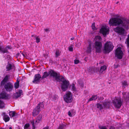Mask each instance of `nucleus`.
I'll return each instance as SVG.
<instances>
[{
  "label": "nucleus",
  "mask_w": 129,
  "mask_h": 129,
  "mask_svg": "<svg viewBox=\"0 0 129 129\" xmlns=\"http://www.w3.org/2000/svg\"><path fill=\"white\" fill-rule=\"evenodd\" d=\"M109 23L110 26H117L114 28V30L122 35L124 34V29L129 28V20L123 17L112 18L109 20Z\"/></svg>",
  "instance_id": "f257e3e1"
},
{
  "label": "nucleus",
  "mask_w": 129,
  "mask_h": 129,
  "mask_svg": "<svg viewBox=\"0 0 129 129\" xmlns=\"http://www.w3.org/2000/svg\"><path fill=\"white\" fill-rule=\"evenodd\" d=\"M55 79L59 82L61 89L63 91H65L68 89L70 85V82L64 77L60 75L59 72H58Z\"/></svg>",
  "instance_id": "f03ea898"
},
{
  "label": "nucleus",
  "mask_w": 129,
  "mask_h": 129,
  "mask_svg": "<svg viewBox=\"0 0 129 129\" xmlns=\"http://www.w3.org/2000/svg\"><path fill=\"white\" fill-rule=\"evenodd\" d=\"M58 72L53 70H51L48 72H45L43 73V75L42 77L41 80L46 78L47 77L49 76L50 77H52L53 78L56 79L57 75Z\"/></svg>",
  "instance_id": "7ed1b4c3"
},
{
  "label": "nucleus",
  "mask_w": 129,
  "mask_h": 129,
  "mask_svg": "<svg viewBox=\"0 0 129 129\" xmlns=\"http://www.w3.org/2000/svg\"><path fill=\"white\" fill-rule=\"evenodd\" d=\"M44 104L43 102H40L33 110L32 115L33 116L38 115L41 111L40 108H43L44 107Z\"/></svg>",
  "instance_id": "20e7f679"
},
{
  "label": "nucleus",
  "mask_w": 129,
  "mask_h": 129,
  "mask_svg": "<svg viewBox=\"0 0 129 129\" xmlns=\"http://www.w3.org/2000/svg\"><path fill=\"white\" fill-rule=\"evenodd\" d=\"M114 47L112 42H107L105 44L104 53L105 54L109 53L113 50Z\"/></svg>",
  "instance_id": "39448f33"
},
{
  "label": "nucleus",
  "mask_w": 129,
  "mask_h": 129,
  "mask_svg": "<svg viewBox=\"0 0 129 129\" xmlns=\"http://www.w3.org/2000/svg\"><path fill=\"white\" fill-rule=\"evenodd\" d=\"M123 102V100L121 97L116 98L112 101V103L115 107L118 109H119L121 107Z\"/></svg>",
  "instance_id": "423d86ee"
},
{
  "label": "nucleus",
  "mask_w": 129,
  "mask_h": 129,
  "mask_svg": "<svg viewBox=\"0 0 129 129\" xmlns=\"http://www.w3.org/2000/svg\"><path fill=\"white\" fill-rule=\"evenodd\" d=\"M102 47V44L101 42L99 41H95L94 43V48L95 49V51L97 53L101 52Z\"/></svg>",
  "instance_id": "0eeeda50"
},
{
  "label": "nucleus",
  "mask_w": 129,
  "mask_h": 129,
  "mask_svg": "<svg viewBox=\"0 0 129 129\" xmlns=\"http://www.w3.org/2000/svg\"><path fill=\"white\" fill-rule=\"evenodd\" d=\"M72 94L70 92H69L63 96L64 100L67 103H70L72 101Z\"/></svg>",
  "instance_id": "6e6552de"
},
{
  "label": "nucleus",
  "mask_w": 129,
  "mask_h": 129,
  "mask_svg": "<svg viewBox=\"0 0 129 129\" xmlns=\"http://www.w3.org/2000/svg\"><path fill=\"white\" fill-rule=\"evenodd\" d=\"M3 86L4 89L7 92H11L14 88L13 84L10 82L6 83Z\"/></svg>",
  "instance_id": "1a4fd4ad"
},
{
  "label": "nucleus",
  "mask_w": 129,
  "mask_h": 129,
  "mask_svg": "<svg viewBox=\"0 0 129 129\" xmlns=\"http://www.w3.org/2000/svg\"><path fill=\"white\" fill-rule=\"evenodd\" d=\"M11 49V46H7L6 47L3 46L0 42V52L1 53L8 54L9 52L8 50L10 49Z\"/></svg>",
  "instance_id": "9d476101"
},
{
  "label": "nucleus",
  "mask_w": 129,
  "mask_h": 129,
  "mask_svg": "<svg viewBox=\"0 0 129 129\" xmlns=\"http://www.w3.org/2000/svg\"><path fill=\"white\" fill-rule=\"evenodd\" d=\"M121 49V48H117L115 51V56L119 59H122L123 56V53Z\"/></svg>",
  "instance_id": "9b49d317"
},
{
  "label": "nucleus",
  "mask_w": 129,
  "mask_h": 129,
  "mask_svg": "<svg viewBox=\"0 0 129 129\" xmlns=\"http://www.w3.org/2000/svg\"><path fill=\"white\" fill-rule=\"evenodd\" d=\"M109 28L106 26H103L100 30V32L104 36L108 34L109 33Z\"/></svg>",
  "instance_id": "f8f14e48"
},
{
  "label": "nucleus",
  "mask_w": 129,
  "mask_h": 129,
  "mask_svg": "<svg viewBox=\"0 0 129 129\" xmlns=\"http://www.w3.org/2000/svg\"><path fill=\"white\" fill-rule=\"evenodd\" d=\"M11 97L9 94H8L5 91H3L0 93V99L9 100L10 99Z\"/></svg>",
  "instance_id": "ddd939ff"
},
{
  "label": "nucleus",
  "mask_w": 129,
  "mask_h": 129,
  "mask_svg": "<svg viewBox=\"0 0 129 129\" xmlns=\"http://www.w3.org/2000/svg\"><path fill=\"white\" fill-rule=\"evenodd\" d=\"M41 79L42 77L40 74H35L34 76V79L32 81V82L36 84H39L40 82Z\"/></svg>",
  "instance_id": "4468645a"
},
{
  "label": "nucleus",
  "mask_w": 129,
  "mask_h": 129,
  "mask_svg": "<svg viewBox=\"0 0 129 129\" xmlns=\"http://www.w3.org/2000/svg\"><path fill=\"white\" fill-rule=\"evenodd\" d=\"M10 78V75H7L1 81V85L3 86L5 83L8 82Z\"/></svg>",
  "instance_id": "2eb2a0df"
},
{
  "label": "nucleus",
  "mask_w": 129,
  "mask_h": 129,
  "mask_svg": "<svg viewBox=\"0 0 129 129\" xmlns=\"http://www.w3.org/2000/svg\"><path fill=\"white\" fill-rule=\"evenodd\" d=\"M23 92L22 90H19L18 91L16 92L14 94L13 98L16 99L19 97L21 95V94Z\"/></svg>",
  "instance_id": "dca6fc26"
},
{
  "label": "nucleus",
  "mask_w": 129,
  "mask_h": 129,
  "mask_svg": "<svg viewBox=\"0 0 129 129\" xmlns=\"http://www.w3.org/2000/svg\"><path fill=\"white\" fill-rule=\"evenodd\" d=\"M9 114L11 118L13 117V118H17L18 117L17 113L14 111H10L9 112Z\"/></svg>",
  "instance_id": "f3484780"
},
{
  "label": "nucleus",
  "mask_w": 129,
  "mask_h": 129,
  "mask_svg": "<svg viewBox=\"0 0 129 129\" xmlns=\"http://www.w3.org/2000/svg\"><path fill=\"white\" fill-rule=\"evenodd\" d=\"M92 43L91 41H89L88 43V45L87 48L86 52L87 53H91L92 51Z\"/></svg>",
  "instance_id": "a211bd4d"
},
{
  "label": "nucleus",
  "mask_w": 129,
  "mask_h": 129,
  "mask_svg": "<svg viewBox=\"0 0 129 129\" xmlns=\"http://www.w3.org/2000/svg\"><path fill=\"white\" fill-rule=\"evenodd\" d=\"M122 86L123 89H125L129 85V83L126 81L125 80L121 82Z\"/></svg>",
  "instance_id": "6ab92c4d"
},
{
  "label": "nucleus",
  "mask_w": 129,
  "mask_h": 129,
  "mask_svg": "<svg viewBox=\"0 0 129 129\" xmlns=\"http://www.w3.org/2000/svg\"><path fill=\"white\" fill-rule=\"evenodd\" d=\"M123 97L127 102H129V94L127 92L122 93Z\"/></svg>",
  "instance_id": "aec40b11"
},
{
  "label": "nucleus",
  "mask_w": 129,
  "mask_h": 129,
  "mask_svg": "<svg viewBox=\"0 0 129 129\" xmlns=\"http://www.w3.org/2000/svg\"><path fill=\"white\" fill-rule=\"evenodd\" d=\"M42 115L41 114H40L36 118V122L39 123L40 121H42Z\"/></svg>",
  "instance_id": "412c9836"
},
{
  "label": "nucleus",
  "mask_w": 129,
  "mask_h": 129,
  "mask_svg": "<svg viewBox=\"0 0 129 129\" xmlns=\"http://www.w3.org/2000/svg\"><path fill=\"white\" fill-rule=\"evenodd\" d=\"M75 85L74 84V83H73L71 85H70L69 87L71 89V90L72 91H77V89L75 87Z\"/></svg>",
  "instance_id": "4be33fe9"
},
{
  "label": "nucleus",
  "mask_w": 129,
  "mask_h": 129,
  "mask_svg": "<svg viewBox=\"0 0 129 129\" xmlns=\"http://www.w3.org/2000/svg\"><path fill=\"white\" fill-rule=\"evenodd\" d=\"M103 105L104 108H109L110 106V103L108 101L104 102L103 103Z\"/></svg>",
  "instance_id": "5701e85b"
},
{
  "label": "nucleus",
  "mask_w": 129,
  "mask_h": 129,
  "mask_svg": "<svg viewBox=\"0 0 129 129\" xmlns=\"http://www.w3.org/2000/svg\"><path fill=\"white\" fill-rule=\"evenodd\" d=\"M66 124L62 123L59 125L57 129H65L66 126Z\"/></svg>",
  "instance_id": "b1692460"
},
{
  "label": "nucleus",
  "mask_w": 129,
  "mask_h": 129,
  "mask_svg": "<svg viewBox=\"0 0 129 129\" xmlns=\"http://www.w3.org/2000/svg\"><path fill=\"white\" fill-rule=\"evenodd\" d=\"M97 98V95H92V97L90 98L88 101V102H89L92 100H95Z\"/></svg>",
  "instance_id": "393cba45"
},
{
  "label": "nucleus",
  "mask_w": 129,
  "mask_h": 129,
  "mask_svg": "<svg viewBox=\"0 0 129 129\" xmlns=\"http://www.w3.org/2000/svg\"><path fill=\"white\" fill-rule=\"evenodd\" d=\"M107 69V67L105 65H104L101 67L100 69V73H102L103 71L106 70Z\"/></svg>",
  "instance_id": "a878e982"
},
{
  "label": "nucleus",
  "mask_w": 129,
  "mask_h": 129,
  "mask_svg": "<svg viewBox=\"0 0 129 129\" xmlns=\"http://www.w3.org/2000/svg\"><path fill=\"white\" fill-rule=\"evenodd\" d=\"M12 66L10 63L8 62V64L7 65L6 69H7V71H9L12 69Z\"/></svg>",
  "instance_id": "bb28decb"
},
{
  "label": "nucleus",
  "mask_w": 129,
  "mask_h": 129,
  "mask_svg": "<svg viewBox=\"0 0 129 129\" xmlns=\"http://www.w3.org/2000/svg\"><path fill=\"white\" fill-rule=\"evenodd\" d=\"M61 51L59 50H57L55 53V57H57L60 55Z\"/></svg>",
  "instance_id": "cd10ccee"
},
{
  "label": "nucleus",
  "mask_w": 129,
  "mask_h": 129,
  "mask_svg": "<svg viewBox=\"0 0 129 129\" xmlns=\"http://www.w3.org/2000/svg\"><path fill=\"white\" fill-rule=\"evenodd\" d=\"M3 118L5 122L8 121L10 119V117L8 115L5 116V117H3Z\"/></svg>",
  "instance_id": "c85d7f7f"
},
{
  "label": "nucleus",
  "mask_w": 129,
  "mask_h": 129,
  "mask_svg": "<svg viewBox=\"0 0 129 129\" xmlns=\"http://www.w3.org/2000/svg\"><path fill=\"white\" fill-rule=\"evenodd\" d=\"M92 70H93L94 71V73H95V72H100V69L98 67H94L93 68H92Z\"/></svg>",
  "instance_id": "c756f323"
},
{
  "label": "nucleus",
  "mask_w": 129,
  "mask_h": 129,
  "mask_svg": "<svg viewBox=\"0 0 129 129\" xmlns=\"http://www.w3.org/2000/svg\"><path fill=\"white\" fill-rule=\"evenodd\" d=\"M97 108L101 110L103 108V106L102 104L99 103H97L96 104Z\"/></svg>",
  "instance_id": "7c9ffc66"
},
{
  "label": "nucleus",
  "mask_w": 129,
  "mask_h": 129,
  "mask_svg": "<svg viewBox=\"0 0 129 129\" xmlns=\"http://www.w3.org/2000/svg\"><path fill=\"white\" fill-rule=\"evenodd\" d=\"M4 102L3 101L0 100V108H2L4 106Z\"/></svg>",
  "instance_id": "2f4dec72"
},
{
  "label": "nucleus",
  "mask_w": 129,
  "mask_h": 129,
  "mask_svg": "<svg viewBox=\"0 0 129 129\" xmlns=\"http://www.w3.org/2000/svg\"><path fill=\"white\" fill-rule=\"evenodd\" d=\"M92 28L93 30H96L97 29L96 28L95 26V23L93 22L92 24L91 25Z\"/></svg>",
  "instance_id": "473e14b6"
},
{
  "label": "nucleus",
  "mask_w": 129,
  "mask_h": 129,
  "mask_svg": "<svg viewBox=\"0 0 129 129\" xmlns=\"http://www.w3.org/2000/svg\"><path fill=\"white\" fill-rule=\"evenodd\" d=\"M95 38L96 39V40L97 41L98 40V41H100L102 40V39L101 37L99 36H98L95 37Z\"/></svg>",
  "instance_id": "72a5a7b5"
},
{
  "label": "nucleus",
  "mask_w": 129,
  "mask_h": 129,
  "mask_svg": "<svg viewBox=\"0 0 129 129\" xmlns=\"http://www.w3.org/2000/svg\"><path fill=\"white\" fill-rule=\"evenodd\" d=\"M30 126L29 124V123L26 124L24 126V129H28Z\"/></svg>",
  "instance_id": "f704fd0d"
},
{
  "label": "nucleus",
  "mask_w": 129,
  "mask_h": 129,
  "mask_svg": "<svg viewBox=\"0 0 129 129\" xmlns=\"http://www.w3.org/2000/svg\"><path fill=\"white\" fill-rule=\"evenodd\" d=\"M35 38L36 40V42L37 43H38L40 42V39L39 38V36H37Z\"/></svg>",
  "instance_id": "c9c22d12"
},
{
  "label": "nucleus",
  "mask_w": 129,
  "mask_h": 129,
  "mask_svg": "<svg viewBox=\"0 0 129 129\" xmlns=\"http://www.w3.org/2000/svg\"><path fill=\"white\" fill-rule=\"evenodd\" d=\"M73 45H71L69 48V50L70 51H73Z\"/></svg>",
  "instance_id": "e433bc0d"
},
{
  "label": "nucleus",
  "mask_w": 129,
  "mask_h": 129,
  "mask_svg": "<svg viewBox=\"0 0 129 129\" xmlns=\"http://www.w3.org/2000/svg\"><path fill=\"white\" fill-rule=\"evenodd\" d=\"M80 86L82 88H83L84 86V84L83 82L81 81L79 82L78 83Z\"/></svg>",
  "instance_id": "4c0bfd02"
},
{
  "label": "nucleus",
  "mask_w": 129,
  "mask_h": 129,
  "mask_svg": "<svg viewBox=\"0 0 129 129\" xmlns=\"http://www.w3.org/2000/svg\"><path fill=\"white\" fill-rule=\"evenodd\" d=\"M14 87L16 89L18 88L19 86V84L15 83L14 84Z\"/></svg>",
  "instance_id": "58836bf2"
},
{
  "label": "nucleus",
  "mask_w": 129,
  "mask_h": 129,
  "mask_svg": "<svg viewBox=\"0 0 129 129\" xmlns=\"http://www.w3.org/2000/svg\"><path fill=\"white\" fill-rule=\"evenodd\" d=\"M44 30L45 32L47 33H48L50 31V28H44Z\"/></svg>",
  "instance_id": "ea45409f"
},
{
  "label": "nucleus",
  "mask_w": 129,
  "mask_h": 129,
  "mask_svg": "<svg viewBox=\"0 0 129 129\" xmlns=\"http://www.w3.org/2000/svg\"><path fill=\"white\" fill-rule=\"evenodd\" d=\"M68 114L69 116L72 117L74 116V115L73 114L72 112L69 111L68 112Z\"/></svg>",
  "instance_id": "a19ab883"
},
{
  "label": "nucleus",
  "mask_w": 129,
  "mask_h": 129,
  "mask_svg": "<svg viewBox=\"0 0 129 129\" xmlns=\"http://www.w3.org/2000/svg\"><path fill=\"white\" fill-rule=\"evenodd\" d=\"M93 68V67L89 68L88 71L89 72H90V73H94V71L93 70H92V68Z\"/></svg>",
  "instance_id": "79ce46f5"
},
{
  "label": "nucleus",
  "mask_w": 129,
  "mask_h": 129,
  "mask_svg": "<svg viewBox=\"0 0 129 129\" xmlns=\"http://www.w3.org/2000/svg\"><path fill=\"white\" fill-rule=\"evenodd\" d=\"M80 61L78 60L75 59L74 60V62L75 64H77L79 63Z\"/></svg>",
  "instance_id": "37998d69"
},
{
  "label": "nucleus",
  "mask_w": 129,
  "mask_h": 129,
  "mask_svg": "<svg viewBox=\"0 0 129 129\" xmlns=\"http://www.w3.org/2000/svg\"><path fill=\"white\" fill-rule=\"evenodd\" d=\"M100 129H107L105 126H102L100 128Z\"/></svg>",
  "instance_id": "c03bdc74"
},
{
  "label": "nucleus",
  "mask_w": 129,
  "mask_h": 129,
  "mask_svg": "<svg viewBox=\"0 0 129 129\" xmlns=\"http://www.w3.org/2000/svg\"><path fill=\"white\" fill-rule=\"evenodd\" d=\"M2 115L3 116V117H4L5 116H7V115L6 114V113L5 112H3L2 113Z\"/></svg>",
  "instance_id": "a18cd8bd"
},
{
  "label": "nucleus",
  "mask_w": 129,
  "mask_h": 129,
  "mask_svg": "<svg viewBox=\"0 0 129 129\" xmlns=\"http://www.w3.org/2000/svg\"><path fill=\"white\" fill-rule=\"evenodd\" d=\"M20 53H17V54L16 55H17V57H21V54H20Z\"/></svg>",
  "instance_id": "49530a36"
},
{
  "label": "nucleus",
  "mask_w": 129,
  "mask_h": 129,
  "mask_svg": "<svg viewBox=\"0 0 129 129\" xmlns=\"http://www.w3.org/2000/svg\"><path fill=\"white\" fill-rule=\"evenodd\" d=\"M53 99L54 100H56L57 99V97L55 95L53 96Z\"/></svg>",
  "instance_id": "de8ad7c7"
},
{
  "label": "nucleus",
  "mask_w": 129,
  "mask_h": 129,
  "mask_svg": "<svg viewBox=\"0 0 129 129\" xmlns=\"http://www.w3.org/2000/svg\"><path fill=\"white\" fill-rule=\"evenodd\" d=\"M20 81L18 80V79L17 78L16 80V82L15 83L19 84Z\"/></svg>",
  "instance_id": "09e8293b"
},
{
  "label": "nucleus",
  "mask_w": 129,
  "mask_h": 129,
  "mask_svg": "<svg viewBox=\"0 0 129 129\" xmlns=\"http://www.w3.org/2000/svg\"><path fill=\"white\" fill-rule=\"evenodd\" d=\"M34 120H33V121H31V123L32 125H34Z\"/></svg>",
  "instance_id": "8fccbe9b"
},
{
  "label": "nucleus",
  "mask_w": 129,
  "mask_h": 129,
  "mask_svg": "<svg viewBox=\"0 0 129 129\" xmlns=\"http://www.w3.org/2000/svg\"><path fill=\"white\" fill-rule=\"evenodd\" d=\"M49 127L48 126H47L44 128L43 129H49Z\"/></svg>",
  "instance_id": "3c124183"
},
{
  "label": "nucleus",
  "mask_w": 129,
  "mask_h": 129,
  "mask_svg": "<svg viewBox=\"0 0 129 129\" xmlns=\"http://www.w3.org/2000/svg\"><path fill=\"white\" fill-rule=\"evenodd\" d=\"M37 36L36 35H31V37H34L35 38H36V37Z\"/></svg>",
  "instance_id": "603ef678"
},
{
  "label": "nucleus",
  "mask_w": 129,
  "mask_h": 129,
  "mask_svg": "<svg viewBox=\"0 0 129 129\" xmlns=\"http://www.w3.org/2000/svg\"><path fill=\"white\" fill-rule=\"evenodd\" d=\"M20 52L22 55L24 57L25 56H24V54L23 53V52H21V51H20Z\"/></svg>",
  "instance_id": "864d4df0"
},
{
  "label": "nucleus",
  "mask_w": 129,
  "mask_h": 129,
  "mask_svg": "<svg viewBox=\"0 0 129 129\" xmlns=\"http://www.w3.org/2000/svg\"><path fill=\"white\" fill-rule=\"evenodd\" d=\"M109 129H115V128L113 126H111Z\"/></svg>",
  "instance_id": "5fc2aeb1"
},
{
  "label": "nucleus",
  "mask_w": 129,
  "mask_h": 129,
  "mask_svg": "<svg viewBox=\"0 0 129 129\" xmlns=\"http://www.w3.org/2000/svg\"><path fill=\"white\" fill-rule=\"evenodd\" d=\"M32 127H33V129H35L36 126H35V125H32Z\"/></svg>",
  "instance_id": "6e6d98bb"
},
{
  "label": "nucleus",
  "mask_w": 129,
  "mask_h": 129,
  "mask_svg": "<svg viewBox=\"0 0 129 129\" xmlns=\"http://www.w3.org/2000/svg\"><path fill=\"white\" fill-rule=\"evenodd\" d=\"M74 39V37H73L72 38H71V40H73Z\"/></svg>",
  "instance_id": "4d7b16f0"
},
{
  "label": "nucleus",
  "mask_w": 129,
  "mask_h": 129,
  "mask_svg": "<svg viewBox=\"0 0 129 129\" xmlns=\"http://www.w3.org/2000/svg\"><path fill=\"white\" fill-rule=\"evenodd\" d=\"M9 129H12L11 127H10Z\"/></svg>",
  "instance_id": "13d9d810"
},
{
  "label": "nucleus",
  "mask_w": 129,
  "mask_h": 129,
  "mask_svg": "<svg viewBox=\"0 0 129 129\" xmlns=\"http://www.w3.org/2000/svg\"><path fill=\"white\" fill-rule=\"evenodd\" d=\"M118 2H117L116 3V4H118Z\"/></svg>",
  "instance_id": "bf43d9fd"
},
{
  "label": "nucleus",
  "mask_w": 129,
  "mask_h": 129,
  "mask_svg": "<svg viewBox=\"0 0 129 129\" xmlns=\"http://www.w3.org/2000/svg\"><path fill=\"white\" fill-rule=\"evenodd\" d=\"M0 129H5V128H1Z\"/></svg>",
  "instance_id": "052dcab7"
},
{
  "label": "nucleus",
  "mask_w": 129,
  "mask_h": 129,
  "mask_svg": "<svg viewBox=\"0 0 129 129\" xmlns=\"http://www.w3.org/2000/svg\"><path fill=\"white\" fill-rule=\"evenodd\" d=\"M7 56H10L9 55H7Z\"/></svg>",
  "instance_id": "680f3d73"
}]
</instances>
